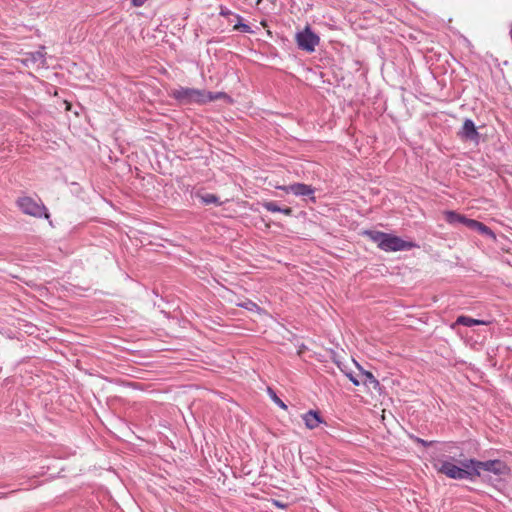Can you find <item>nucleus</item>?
<instances>
[{"mask_svg":"<svg viewBox=\"0 0 512 512\" xmlns=\"http://www.w3.org/2000/svg\"><path fill=\"white\" fill-rule=\"evenodd\" d=\"M414 440L416 443L421 444L424 447H429L435 443L434 441H426V440L418 438V437H415Z\"/></svg>","mask_w":512,"mask_h":512,"instance_id":"obj_22","label":"nucleus"},{"mask_svg":"<svg viewBox=\"0 0 512 512\" xmlns=\"http://www.w3.org/2000/svg\"><path fill=\"white\" fill-rule=\"evenodd\" d=\"M273 504L279 508H286L287 507V504H284L282 503L281 501L279 500H273Z\"/></svg>","mask_w":512,"mask_h":512,"instance_id":"obj_27","label":"nucleus"},{"mask_svg":"<svg viewBox=\"0 0 512 512\" xmlns=\"http://www.w3.org/2000/svg\"><path fill=\"white\" fill-rule=\"evenodd\" d=\"M465 216L461 215L455 211H446L445 212V220L453 225L456 224H464Z\"/></svg>","mask_w":512,"mask_h":512,"instance_id":"obj_13","label":"nucleus"},{"mask_svg":"<svg viewBox=\"0 0 512 512\" xmlns=\"http://www.w3.org/2000/svg\"><path fill=\"white\" fill-rule=\"evenodd\" d=\"M280 212L285 214V215H287V216H291L292 213H293V210L290 207H285V208H281L280 207Z\"/></svg>","mask_w":512,"mask_h":512,"instance_id":"obj_25","label":"nucleus"},{"mask_svg":"<svg viewBox=\"0 0 512 512\" xmlns=\"http://www.w3.org/2000/svg\"><path fill=\"white\" fill-rule=\"evenodd\" d=\"M268 392L272 398V400L281 408L287 409L286 404L276 395V393L271 389L268 388Z\"/></svg>","mask_w":512,"mask_h":512,"instance_id":"obj_18","label":"nucleus"},{"mask_svg":"<svg viewBox=\"0 0 512 512\" xmlns=\"http://www.w3.org/2000/svg\"><path fill=\"white\" fill-rule=\"evenodd\" d=\"M345 375L349 378V380L355 385V386H359L360 385V380L353 375L352 372H344Z\"/></svg>","mask_w":512,"mask_h":512,"instance_id":"obj_20","label":"nucleus"},{"mask_svg":"<svg viewBox=\"0 0 512 512\" xmlns=\"http://www.w3.org/2000/svg\"><path fill=\"white\" fill-rule=\"evenodd\" d=\"M459 137L465 141L478 142L479 133L474 122L471 119H465L461 130L458 132Z\"/></svg>","mask_w":512,"mask_h":512,"instance_id":"obj_8","label":"nucleus"},{"mask_svg":"<svg viewBox=\"0 0 512 512\" xmlns=\"http://www.w3.org/2000/svg\"><path fill=\"white\" fill-rule=\"evenodd\" d=\"M36 55L37 56L34 57V60H37L38 59L37 57L43 58V54L41 52H37Z\"/></svg>","mask_w":512,"mask_h":512,"instance_id":"obj_28","label":"nucleus"},{"mask_svg":"<svg viewBox=\"0 0 512 512\" xmlns=\"http://www.w3.org/2000/svg\"><path fill=\"white\" fill-rule=\"evenodd\" d=\"M221 16H228V15H232V12L230 10H228L226 7L224 6H220V13H219Z\"/></svg>","mask_w":512,"mask_h":512,"instance_id":"obj_23","label":"nucleus"},{"mask_svg":"<svg viewBox=\"0 0 512 512\" xmlns=\"http://www.w3.org/2000/svg\"><path fill=\"white\" fill-rule=\"evenodd\" d=\"M481 222L477 221V220H474V219H469V218H465L464 220V224L466 227H468L469 229L471 230H475L478 229L479 225H480Z\"/></svg>","mask_w":512,"mask_h":512,"instance_id":"obj_19","label":"nucleus"},{"mask_svg":"<svg viewBox=\"0 0 512 512\" xmlns=\"http://www.w3.org/2000/svg\"><path fill=\"white\" fill-rule=\"evenodd\" d=\"M277 189L283 190L286 193H293L296 196H307L313 202L316 201L314 195V188L304 183H294L288 186H277Z\"/></svg>","mask_w":512,"mask_h":512,"instance_id":"obj_6","label":"nucleus"},{"mask_svg":"<svg viewBox=\"0 0 512 512\" xmlns=\"http://www.w3.org/2000/svg\"><path fill=\"white\" fill-rule=\"evenodd\" d=\"M476 467L478 468V471L480 474H481V471H487V472H492L495 475H501L507 469L506 464L498 459L488 460V461L477 460Z\"/></svg>","mask_w":512,"mask_h":512,"instance_id":"obj_7","label":"nucleus"},{"mask_svg":"<svg viewBox=\"0 0 512 512\" xmlns=\"http://www.w3.org/2000/svg\"><path fill=\"white\" fill-rule=\"evenodd\" d=\"M363 234L385 252L408 251L417 247V244L412 241H406L399 236L381 231L366 230Z\"/></svg>","mask_w":512,"mask_h":512,"instance_id":"obj_2","label":"nucleus"},{"mask_svg":"<svg viewBox=\"0 0 512 512\" xmlns=\"http://www.w3.org/2000/svg\"><path fill=\"white\" fill-rule=\"evenodd\" d=\"M303 420L308 429H314L322 422L320 414L317 411L310 410L303 415Z\"/></svg>","mask_w":512,"mask_h":512,"instance_id":"obj_9","label":"nucleus"},{"mask_svg":"<svg viewBox=\"0 0 512 512\" xmlns=\"http://www.w3.org/2000/svg\"><path fill=\"white\" fill-rule=\"evenodd\" d=\"M436 470L444 474L445 476L451 478V479H465L468 478L474 474H477L476 470L474 472L470 473L467 470L462 469L461 467L449 462V461H438L437 464L434 465Z\"/></svg>","mask_w":512,"mask_h":512,"instance_id":"obj_5","label":"nucleus"},{"mask_svg":"<svg viewBox=\"0 0 512 512\" xmlns=\"http://www.w3.org/2000/svg\"><path fill=\"white\" fill-rule=\"evenodd\" d=\"M295 40L298 48L308 53L314 52L320 42L319 36L312 31L310 26H306L302 31L297 32Z\"/></svg>","mask_w":512,"mask_h":512,"instance_id":"obj_3","label":"nucleus"},{"mask_svg":"<svg viewBox=\"0 0 512 512\" xmlns=\"http://www.w3.org/2000/svg\"><path fill=\"white\" fill-rule=\"evenodd\" d=\"M262 206L270 212H280V206L274 201H265L262 203Z\"/></svg>","mask_w":512,"mask_h":512,"instance_id":"obj_17","label":"nucleus"},{"mask_svg":"<svg viewBox=\"0 0 512 512\" xmlns=\"http://www.w3.org/2000/svg\"><path fill=\"white\" fill-rule=\"evenodd\" d=\"M146 1L147 0H131L133 6H135V7H140V6L144 5V3Z\"/></svg>","mask_w":512,"mask_h":512,"instance_id":"obj_26","label":"nucleus"},{"mask_svg":"<svg viewBox=\"0 0 512 512\" xmlns=\"http://www.w3.org/2000/svg\"><path fill=\"white\" fill-rule=\"evenodd\" d=\"M239 306L243 307L245 309H248V310H253V308H257V305L254 302L250 301V300H248V301H246L244 303H240Z\"/></svg>","mask_w":512,"mask_h":512,"instance_id":"obj_21","label":"nucleus"},{"mask_svg":"<svg viewBox=\"0 0 512 512\" xmlns=\"http://www.w3.org/2000/svg\"><path fill=\"white\" fill-rule=\"evenodd\" d=\"M169 96L175 99L180 105H204L206 103L226 98L225 92H210L204 89L182 87L172 89Z\"/></svg>","mask_w":512,"mask_h":512,"instance_id":"obj_1","label":"nucleus"},{"mask_svg":"<svg viewBox=\"0 0 512 512\" xmlns=\"http://www.w3.org/2000/svg\"><path fill=\"white\" fill-rule=\"evenodd\" d=\"M280 212L285 214V215H287V216H291L292 213H293V210L290 207H285V208H281L280 207Z\"/></svg>","mask_w":512,"mask_h":512,"instance_id":"obj_24","label":"nucleus"},{"mask_svg":"<svg viewBox=\"0 0 512 512\" xmlns=\"http://www.w3.org/2000/svg\"><path fill=\"white\" fill-rule=\"evenodd\" d=\"M455 324L463 325V326H466V327H472V326H475V325H486L487 322L483 321V320L474 319V318H471L469 316L461 315V316H459L457 318Z\"/></svg>","mask_w":512,"mask_h":512,"instance_id":"obj_12","label":"nucleus"},{"mask_svg":"<svg viewBox=\"0 0 512 512\" xmlns=\"http://www.w3.org/2000/svg\"><path fill=\"white\" fill-rule=\"evenodd\" d=\"M235 18L238 20V23L234 25L233 29L245 33H251V27L248 24L242 23V17L240 15H235Z\"/></svg>","mask_w":512,"mask_h":512,"instance_id":"obj_15","label":"nucleus"},{"mask_svg":"<svg viewBox=\"0 0 512 512\" xmlns=\"http://www.w3.org/2000/svg\"><path fill=\"white\" fill-rule=\"evenodd\" d=\"M360 383L367 386L368 388L372 387L375 390L381 389V385H380L379 381L369 371L362 372V379L360 380Z\"/></svg>","mask_w":512,"mask_h":512,"instance_id":"obj_10","label":"nucleus"},{"mask_svg":"<svg viewBox=\"0 0 512 512\" xmlns=\"http://www.w3.org/2000/svg\"><path fill=\"white\" fill-rule=\"evenodd\" d=\"M197 197L205 205H211V204L220 205L221 204V201L219 200V198L216 195L211 194V193H204V194L197 193Z\"/></svg>","mask_w":512,"mask_h":512,"instance_id":"obj_14","label":"nucleus"},{"mask_svg":"<svg viewBox=\"0 0 512 512\" xmlns=\"http://www.w3.org/2000/svg\"><path fill=\"white\" fill-rule=\"evenodd\" d=\"M477 232H479L481 235L487 236L491 238L492 240H496L495 233L485 224L482 222L480 223L478 229H476Z\"/></svg>","mask_w":512,"mask_h":512,"instance_id":"obj_16","label":"nucleus"},{"mask_svg":"<svg viewBox=\"0 0 512 512\" xmlns=\"http://www.w3.org/2000/svg\"><path fill=\"white\" fill-rule=\"evenodd\" d=\"M476 463H477V460H475V459H465L460 462L462 469L467 470L470 473L474 472V470H476V472H477V474H474V475L468 477L467 479L473 480L476 477L480 476L478 468L476 467Z\"/></svg>","mask_w":512,"mask_h":512,"instance_id":"obj_11","label":"nucleus"},{"mask_svg":"<svg viewBox=\"0 0 512 512\" xmlns=\"http://www.w3.org/2000/svg\"><path fill=\"white\" fill-rule=\"evenodd\" d=\"M17 205L24 214L37 218H41L42 216L46 218L49 217L46 207L31 197L25 196L19 198Z\"/></svg>","mask_w":512,"mask_h":512,"instance_id":"obj_4","label":"nucleus"}]
</instances>
